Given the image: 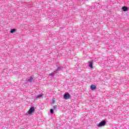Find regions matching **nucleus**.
Listing matches in <instances>:
<instances>
[{
    "mask_svg": "<svg viewBox=\"0 0 129 129\" xmlns=\"http://www.w3.org/2000/svg\"><path fill=\"white\" fill-rule=\"evenodd\" d=\"M34 111H35V108H34V107H32L28 111L27 113H28V114H32V113H33Z\"/></svg>",
    "mask_w": 129,
    "mask_h": 129,
    "instance_id": "1",
    "label": "nucleus"
},
{
    "mask_svg": "<svg viewBox=\"0 0 129 129\" xmlns=\"http://www.w3.org/2000/svg\"><path fill=\"white\" fill-rule=\"evenodd\" d=\"M106 124V121L105 120L102 121L98 124V126H102L103 125H105Z\"/></svg>",
    "mask_w": 129,
    "mask_h": 129,
    "instance_id": "2",
    "label": "nucleus"
},
{
    "mask_svg": "<svg viewBox=\"0 0 129 129\" xmlns=\"http://www.w3.org/2000/svg\"><path fill=\"white\" fill-rule=\"evenodd\" d=\"M63 98L64 99H69V98H70V94L69 93H66L63 96Z\"/></svg>",
    "mask_w": 129,
    "mask_h": 129,
    "instance_id": "3",
    "label": "nucleus"
},
{
    "mask_svg": "<svg viewBox=\"0 0 129 129\" xmlns=\"http://www.w3.org/2000/svg\"><path fill=\"white\" fill-rule=\"evenodd\" d=\"M90 88L91 90H95V89H96V86L94 85H92Z\"/></svg>",
    "mask_w": 129,
    "mask_h": 129,
    "instance_id": "4",
    "label": "nucleus"
},
{
    "mask_svg": "<svg viewBox=\"0 0 129 129\" xmlns=\"http://www.w3.org/2000/svg\"><path fill=\"white\" fill-rule=\"evenodd\" d=\"M122 11H123L124 12H126V11H127V10H128V8L124 6L122 8Z\"/></svg>",
    "mask_w": 129,
    "mask_h": 129,
    "instance_id": "5",
    "label": "nucleus"
},
{
    "mask_svg": "<svg viewBox=\"0 0 129 129\" xmlns=\"http://www.w3.org/2000/svg\"><path fill=\"white\" fill-rule=\"evenodd\" d=\"M93 63H92V62H90L89 65V67H90V68H93Z\"/></svg>",
    "mask_w": 129,
    "mask_h": 129,
    "instance_id": "6",
    "label": "nucleus"
},
{
    "mask_svg": "<svg viewBox=\"0 0 129 129\" xmlns=\"http://www.w3.org/2000/svg\"><path fill=\"white\" fill-rule=\"evenodd\" d=\"M10 32H11V33H12L13 34V33H15V32H16V29H11Z\"/></svg>",
    "mask_w": 129,
    "mask_h": 129,
    "instance_id": "7",
    "label": "nucleus"
},
{
    "mask_svg": "<svg viewBox=\"0 0 129 129\" xmlns=\"http://www.w3.org/2000/svg\"><path fill=\"white\" fill-rule=\"evenodd\" d=\"M53 107L54 109H55V110H57L58 108V107L57 106V105H54V106H53Z\"/></svg>",
    "mask_w": 129,
    "mask_h": 129,
    "instance_id": "8",
    "label": "nucleus"
},
{
    "mask_svg": "<svg viewBox=\"0 0 129 129\" xmlns=\"http://www.w3.org/2000/svg\"><path fill=\"white\" fill-rule=\"evenodd\" d=\"M42 96H43V95L42 94H40L37 96L36 98H39V97H42Z\"/></svg>",
    "mask_w": 129,
    "mask_h": 129,
    "instance_id": "9",
    "label": "nucleus"
},
{
    "mask_svg": "<svg viewBox=\"0 0 129 129\" xmlns=\"http://www.w3.org/2000/svg\"><path fill=\"white\" fill-rule=\"evenodd\" d=\"M53 111H54V110H53V109H51L50 110V112H51V113L53 114Z\"/></svg>",
    "mask_w": 129,
    "mask_h": 129,
    "instance_id": "10",
    "label": "nucleus"
},
{
    "mask_svg": "<svg viewBox=\"0 0 129 129\" xmlns=\"http://www.w3.org/2000/svg\"><path fill=\"white\" fill-rule=\"evenodd\" d=\"M49 76H54V74H53V73L50 74Z\"/></svg>",
    "mask_w": 129,
    "mask_h": 129,
    "instance_id": "11",
    "label": "nucleus"
},
{
    "mask_svg": "<svg viewBox=\"0 0 129 129\" xmlns=\"http://www.w3.org/2000/svg\"><path fill=\"white\" fill-rule=\"evenodd\" d=\"M54 103H55V101H53L52 102V104H54Z\"/></svg>",
    "mask_w": 129,
    "mask_h": 129,
    "instance_id": "12",
    "label": "nucleus"
}]
</instances>
